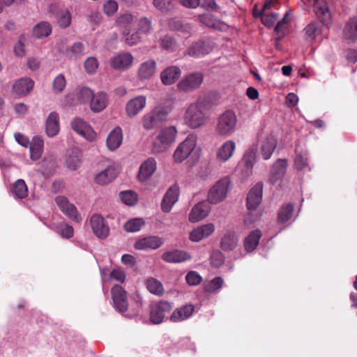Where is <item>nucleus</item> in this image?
<instances>
[{"label":"nucleus","mask_w":357,"mask_h":357,"mask_svg":"<svg viewBox=\"0 0 357 357\" xmlns=\"http://www.w3.org/2000/svg\"><path fill=\"white\" fill-rule=\"evenodd\" d=\"M262 233L259 229L252 231L244 240L245 250L248 252H253L259 245Z\"/></svg>","instance_id":"72a5a7b5"},{"label":"nucleus","mask_w":357,"mask_h":357,"mask_svg":"<svg viewBox=\"0 0 357 357\" xmlns=\"http://www.w3.org/2000/svg\"><path fill=\"white\" fill-rule=\"evenodd\" d=\"M55 202L61 211L70 219L77 222L81 220L76 207L70 204L66 197L57 196L55 198Z\"/></svg>","instance_id":"f8f14e48"},{"label":"nucleus","mask_w":357,"mask_h":357,"mask_svg":"<svg viewBox=\"0 0 357 357\" xmlns=\"http://www.w3.org/2000/svg\"><path fill=\"white\" fill-rule=\"evenodd\" d=\"M44 142L39 137H34L30 144V157L32 160H38L42 155Z\"/></svg>","instance_id":"c9c22d12"},{"label":"nucleus","mask_w":357,"mask_h":357,"mask_svg":"<svg viewBox=\"0 0 357 357\" xmlns=\"http://www.w3.org/2000/svg\"><path fill=\"white\" fill-rule=\"evenodd\" d=\"M98 67V61L95 57H89L84 62V68L89 74H93Z\"/></svg>","instance_id":"052dcab7"},{"label":"nucleus","mask_w":357,"mask_h":357,"mask_svg":"<svg viewBox=\"0 0 357 357\" xmlns=\"http://www.w3.org/2000/svg\"><path fill=\"white\" fill-rule=\"evenodd\" d=\"M236 144L232 140L226 141L216 152V159L219 162L227 161L233 155Z\"/></svg>","instance_id":"393cba45"},{"label":"nucleus","mask_w":357,"mask_h":357,"mask_svg":"<svg viewBox=\"0 0 357 357\" xmlns=\"http://www.w3.org/2000/svg\"><path fill=\"white\" fill-rule=\"evenodd\" d=\"M163 239L157 236H149L137 240L134 248L139 250H155L162 245Z\"/></svg>","instance_id":"2eb2a0df"},{"label":"nucleus","mask_w":357,"mask_h":357,"mask_svg":"<svg viewBox=\"0 0 357 357\" xmlns=\"http://www.w3.org/2000/svg\"><path fill=\"white\" fill-rule=\"evenodd\" d=\"M161 47L167 51H174L176 47V43L175 40L169 36H165L161 39Z\"/></svg>","instance_id":"6e6d98bb"},{"label":"nucleus","mask_w":357,"mask_h":357,"mask_svg":"<svg viewBox=\"0 0 357 357\" xmlns=\"http://www.w3.org/2000/svg\"><path fill=\"white\" fill-rule=\"evenodd\" d=\"M263 183H257L248 192L247 196V208L252 211L256 209L262 199Z\"/></svg>","instance_id":"f3484780"},{"label":"nucleus","mask_w":357,"mask_h":357,"mask_svg":"<svg viewBox=\"0 0 357 357\" xmlns=\"http://www.w3.org/2000/svg\"><path fill=\"white\" fill-rule=\"evenodd\" d=\"M294 205L291 203L284 204L278 213V220L280 223H285L290 220L293 215Z\"/></svg>","instance_id":"ea45409f"},{"label":"nucleus","mask_w":357,"mask_h":357,"mask_svg":"<svg viewBox=\"0 0 357 357\" xmlns=\"http://www.w3.org/2000/svg\"><path fill=\"white\" fill-rule=\"evenodd\" d=\"M211 51L209 45L204 41H198L192 44L187 50V54L192 57H201Z\"/></svg>","instance_id":"c85d7f7f"},{"label":"nucleus","mask_w":357,"mask_h":357,"mask_svg":"<svg viewBox=\"0 0 357 357\" xmlns=\"http://www.w3.org/2000/svg\"><path fill=\"white\" fill-rule=\"evenodd\" d=\"M110 276L120 282H123L126 280L125 273L121 269H114L111 272Z\"/></svg>","instance_id":"774afa93"},{"label":"nucleus","mask_w":357,"mask_h":357,"mask_svg":"<svg viewBox=\"0 0 357 357\" xmlns=\"http://www.w3.org/2000/svg\"><path fill=\"white\" fill-rule=\"evenodd\" d=\"M215 231L212 223L206 224L194 229L190 234V239L193 242H199L203 238L211 236Z\"/></svg>","instance_id":"6ab92c4d"},{"label":"nucleus","mask_w":357,"mask_h":357,"mask_svg":"<svg viewBox=\"0 0 357 357\" xmlns=\"http://www.w3.org/2000/svg\"><path fill=\"white\" fill-rule=\"evenodd\" d=\"M190 259L191 256L189 253L178 250L165 252L162 255V259L168 263H181Z\"/></svg>","instance_id":"b1692460"},{"label":"nucleus","mask_w":357,"mask_h":357,"mask_svg":"<svg viewBox=\"0 0 357 357\" xmlns=\"http://www.w3.org/2000/svg\"><path fill=\"white\" fill-rule=\"evenodd\" d=\"M230 190V181L228 178H224L217 181L208 192V202L216 204L223 201Z\"/></svg>","instance_id":"20e7f679"},{"label":"nucleus","mask_w":357,"mask_h":357,"mask_svg":"<svg viewBox=\"0 0 357 357\" xmlns=\"http://www.w3.org/2000/svg\"><path fill=\"white\" fill-rule=\"evenodd\" d=\"M172 309V305L165 301H160L152 305L150 310V321L154 324H159L163 321L165 314Z\"/></svg>","instance_id":"0eeeda50"},{"label":"nucleus","mask_w":357,"mask_h":357,"mask_svg":"<svg viewBox=\"0 0 357 357\" xmlns=\"http://www.w3.org/2000/svg\"><path fill=\"white\" fill-rule=\"evenodd\" d=\"M151 22L150 20L146 17L140 19L139 22V29L141 31L148 33L151 31Z\"/></svg>","instance_id":"0e129e2a"},{"label":"nucleus","mask_w":357,"mask_h":357,"mask_svg":"<svg viewBox=\"0 0 357 357\" xmlns=\"http://www.w3.org/2000/svg\"><path fill=\"white\" fill-rule=\"evenodd\" d=\"M34 82L27 77H23L15 81L13 85V92L19 96L27 95L33 88Z\"/></svg>","instance_id":"aec40b11"},{"label":"nucleus","mask_w":357,"mask_h":357,"mask_svg":"<svg viewBox=\"0 0 357 357\" xmlns=\"http://www.w3.org/2000/svg\"><path fill=\"white\" fill-rule=\"evenodd\" d=\"M178 190L176 186L171 187L166 192L161 203V209L163 212H169L173 205L178 200Z\"/></svg>","instance_id":"412c9836"},{"label":"nucleus","mask_w":357,"mask_h":357,"mask_svg":"<svg viewBox=\"0 0 357 357\" xmlns=\"http://www.w3.org/2000/svg\"><path fill=\"white\" fill-rule=\"evenodd\" d=\"M199 20L201 23L206 26L213 28L214 29H218L220 24L214 18V17L209 14H203L199 16Z\"/></svg>","instance_id":"8fccbe9b"},{"label":"nucleus","mask_w":357,"mask_h":357,"mask_svg":"<svg viewBox=\"0 0 357 357\" xmlns=\"http://www.w3.org/2000/svg\"><path fill=\"white\" fill-rule=\"evenodd\" d=\"M123 141L122 130L119 127L112 130L107 136V146L111 151H114L120 146Z\"/></svg>","instance_id":"473e14b6"},{"label":"nucleus","mask_w":357,"mask_h":357,"mask_svg":"<svg viewBox=\"0 0 357 357\" xmlns=\"http://www.w3.org/2000/svg\"><path fill=\"white\" fill-rule=\"evenodd\" d=\"M181 70L177 66H170L160 73L162 83L165 85H171L175 83L181 75Z\"/></svg>","instance_id":"a878e982"},{"label":"nucleus","mask_w":357,"mask_h":357,"mask_svg":"<svg viewBox=\"0 0 357 357\" xmlns=\"http://www.w3.org/2000/svg\"><path fill=\"white\" fill-rule=\"evenodd\" d=\"M204 108V103L199 99L188 107L185 114V121L190 128L196 129L205 124L207 117Z\"/></svg>","instance_id":"f257e3e1"},{"label":"nucleus","mask_w":357,"mask_h":357,"mask_svg":"<svg viewBox=\"0 0 357 357\" xmlns=\"http://www.w3.org/2000/svg\"><path fill=\"white\" fill-rule=\"evenodd\" d=\"M343 38L349 42H354L357 39V16L351 17L345 24Z\"/></svg>","instance_id":"c756f323"},{"label":"nucleus","mask_w":357,"mask_h":357,"mask_svg":"<svg viewBox=\"0 0 357 357\" xmlns=\"http://www.w3.org/2000/svg\"><path fill=\"white\" fill-rule=\"evenodd\" d=\"M167 113L162 109H153L146 114L143 117V126L146 130H150L159 123L164 121L167 118Z\"/></svg>","instance_id":"9d476101"},{"label":"nucleus","mask_w":357,"mask_h":357,"mask_svg":"<svg viewBox=\"0 0 357 357\" xmlns=\"http://www.w3.org/2000/svg\"><path fill=\"white\" fill-rule=\"evenodd\" d=\"M82 163V153L77 148H72L67 152L66 164L68 169H77Z\"/></svg>","instance_id":"cd10ccee"},{"label":"nucleus","mask_w":357,"mask_h":357,"mask_svg":"<svg viewBox=\"0 0 357 357\" xmlns=\"http://www.w3.org/2000/svg\"><path fill=\"white\" fill-rule=\"evenodd\" d=\"M126 43L132 46L137 44L140 41V36L138 32H135L132 33H127L126 36Z\"/></svg>","instance_id":"e2e57ef3"},{"label":"nucleus","mask_w":357,"mask_h":357,"mask_svg":"<svg viewBox=\"0 0 357 357\" xmlns=\"http://www.w3.org/2000/svg\"><path fill=\"white\" fill-rule=\"evenodd\" d=\"M203 80L204 75L202 73H190L181 79L177 84V88L181 92H191L198 89Z\"/></svg>","instance_id":"423d86ee"},{"label":"nucleus","mask_w":357,"mask_h":357,"mask_svg":"<svg viewBox=\"0 0 357 357\" xmlns=\"http://www.w3.org/2000/svg\"><path fill=\"white\" fill-rule=\"evenodd\" d=\"M59 116L56 112H51L46 120V133L49 137L56 135L59 131Z\"/></svg>","instance_id":"7c9ffc66"},{"label":"nucleus","mask_w":357,"mask_h":357,"mask_svg":"<svg viewBox=\"0 0 357 357\" xmlns=\"http://www.w3.org/2000/svg\"><path fill=\"white\" fill-rule=\"evenodd\" d=\"M133 59L130 53L121 52L112 56L109 60V63L113 69L123 70L132 65Z\"/></svg>","instance_id":"4468645a"},{"label":"nucleus","mask_w":357,"mask_h":357,"mask_svg":"<svg viewBox=\"0 0 357 357\" xmlns=\"http://www.w3.org/2000/svg\"><path fill=\"white\" fill-rule=\"evenodd\" d=\"M52 33V26L47 22L37 24L33 29V35L37 38L48 36Z\"/></svg>","instance_id":"a19ab883"},{"label":"nucleus","mask_w":357,"mask_h":357,"mask_svg":"<svg viewBox=\"0 0 357 357\" xmlns=\"http://www.w3.org/2000/svg\"><path fill=\"white\" fill-rule=\"evenodd\" d=\"M305 36L307 40H313L322 32V26L318 22H312L304 29Z\"/></svg>","instance_id":"79ce46f5"},{"label":"nucleus","mask_w":357,"mask_h":357,"mask_svg":"<svg viewBox=\"0 0 357 357\" xmlns=\"http://www.w3.org/2000/svg\"><path fill=\"white\" fill-rule=\"evenodd\" d=\"M172 0H153L154 7L161 13H167L170 10Z\"/></svg>","instance_id":"13d9d810"},{"label":"nucleus","mask_w":357,"mask_h":357,"mask_svg":"<svg viewBox=\"0 0 357 357\" xmlns=\"http://www.w3.org/2000/svg\"><path fill=\"white\" fill-rule=\"evenodd\" d=\"M156 63L151 59L142 63L138 68V77L141 80L150 79L155 72Z\"/></svg>","instance_id":"2f4dec72"},{"label":"nucleus","mask_w":357,"mask_h":357,"mask_svg":"<svg viewBox=\"0 0 357 357\" xmlns=\"http://www.w3.org/2000/svg\"><path fill=\"white\" fill-rule=\"evenodd\" d=\"M146 97L139 96L131 99L126 105V113L130 116H135L139 114L146 106Z\"/></svg>","instance_id":"4be33fe9"},{"label":"nucleus","mask_w":357,"mask_h":357,"mask_svg":"<svg viewBox=\"0 0 357 357\" xmlns=\"http://www.w3.org/2000/svg\"><path fill=\"white\" fill-rule=\"evenodd\" d=\"M276 148V142L273 138H267L261 146V154L264 160L269 159Z\"/></svg>","instance_id":"49530a36"},{"label":"nucleus","mask_w":357,"mask_h":357,"mask_svg":"<svg viewBox=\"0 0 357 357\" xmlns=\"http://www.w3.org/2000/svg\"><path fill=\"white\" fill-rule=\"evenodd\" d=\"M314 10L319 22L326 26L331 23V14L325 0H313Z\"/></svg>","instance_id":"9b49d317"},{"label":"nucleus","mask_w":357,"mask_h":357,"mask_svg":"<svg viewBox=\"0 0 357 357\" xmlns=\"http://www.w3.org/2000/svg\"><path fill=\"white\" fill-rule=\"evenodd\" d=\"M252 155L251 153L246 154L243 158V162L246 171V174L249 175L252 170Z\"/></svg>","instance_id":"69168bd1"},{"label":"nucleus","mask_w":357,"mask_h":357,"mask_svg":"<svg viewBox=\"0 0 357 357\" xmlns=\"http://www.w3.org/2000/svg\"><path fill=\"white\" fill-rule=\"evenodd\" d=\"M56 18L59 26L62 29H66L71 23V14L67 9L59 10L56 15Z\"/></svg>","instance_id":"a18cd8bd"},{"label":"nucleus","mask_w":357,"mask_h":357,"mask_svg":"<svg viewBox=\"0 0 357 357\" xmlns=\"http://www.w3.org/2000/svg\"><path fill=\"white\" fill-rule=\"evenodd\" d=\"M132 15L130 13L121 15L116 20V25L121 28H126L132 22Z\"/></svg>","instance_id":"bf43d9fd"},{"label":"nucleus","mask_w":357,"mask_h":357,"mask_svg":"<svg viewBox=\"0 0 357 357\" xmlns=\"http://www.w3.org/2000/svg\"><path fill=\"white\" fill-rule=\"evenodd\" d=\"M144 224L142 218H133L126 222L124 228L128 232H136L140 230Z\"/></svg>","instance_id":"09e8293b"},{"label":"nucleus","mask_w":357,"mask_h":357,"mask_svg":"<svg viewBox=\"0 0 357 357\" xmlns=\"http://www.w3.org/2000/svg\"><path fill=\"white\" fill-rule=\"evenodd\" d=\"M15 139L17 142L24 147H28L30 144L29 138L20 132L15 133Z\"/></svg>","instance_id":"338daca9"},{"label":"nucleus","mask_w":357,"mask_h":357,"mask_svg":"<svg viewBox=\"0 0 357 357\" xmlns=\"http://www.w3.org/2000/svg\"><path fill=\"white\" fill-rule=\"evenodd\" d=\"M287 162L284 159L277 160L272 165L268 176V181L272 184H275L285 175Z\"/></svg>","instance_id":"dca6fc26"},{"label":"nucleus","mask_w":357,"mask_h":357,"mask_svg":"<svg viewBox=\"0 0 357 357\" xmlns=\"http://www.w3.org/2000/svg\"><path fill=\"white\" fill-rule=\"evenodd\" d=\"M93 92L87 87L82 88L78 93V100L80 103H86L91 101Z\"/></svg>","instance_id":"5fc2aeb1"},{"label":"nucleus","mask_w":357,"mask_h":357,"mask_svg":"<svg viewBox=\"0 0 357 357\" xmlns=\"http://www.w3.org/2000/svg\"><path fill=\"white\" fill-rule=\"evenodd\" d=\"M53 229L63 238H70L74 235L73 227L64 222L54 225Z\"/></svg>","instance_id":"37998d69"},{"label":"nucleus","mask_w":357,"mask_h":357,"mask_svg":"<svg viewBox=\"0 0 357 357\" xmlns=\"http://www.w3.org/2000/svg\"><path fill=\"white\" fill-rule=\"evenodd\" d=\"M186 282L190 286H196L201 283L202 278L196 271H190L185 275Z\"/></svg>","instance_id":"603ef678"},{"label":"nucleus","mask_w":357,"mask_h":357,"mask_svg":"<svg viewBox=\"0 0 357 357\" xmlns=\"http://www.w3.org/2000/svg\"><path fill=\"white\" fill-rule=\"evenodd\" d=\"M197 143V137L195 135H189L186 139L180 143L176 149L173 158L174 162L181 163L193 154Z\"/></svg>","instance_id":"f03ea898"},{"label":"nucleus","mask_w":357,"mask_h":357,"mask_svg":"<svg viewBox=\"0 0 357 357\" xmlns=\"http://www.w3.org/2000/svg\"><path fill=\"white\" fill-rule=\"evenodd\" d=\"M157 163L154 158H149L140 165L137 178L139 181L144 182L150 178L155 172Z\"/></svg>","instance_id":"a211bd4d"},{"label":"nucleus","mask_w":357,"mask_h":357,"mask_svg":"<svg viewBox=\"0 0 357 357\" xmlns=\"http://www.w3.org/2000/svg\"><path fill=\"white\" fill-rule=\"evenodd\" d=\"M90 225L93 234L100 239L106 238L109 234L107 221L100 214L94 213L90 218Z\"/></svg>","instance_id":"1a4fd4ad"},{"label":"nucleus","mask_w":357,"mask_h":357,"mask_svg":"<svg viewBox=\"0 0 357 357\" xmlns=\"http://www.w3.org/2000/svg\"><path fill=\"white\" fill-rule=\"evenodd\" d=\"M261 22L262 24L268 27H272L279 17V14L277 13H273L267 15H261Z\"/></svg>","instance_id":"864d4df0"},{"label":"nucleus","mask_w":357,"mask_h":357,"mask_svg":"<svg viewBox=\"0 0 357 357\" xmlns=\"http://www.w3.org/2000/svg\"><path fill=\"white\" fill-rule=\"evenodd\" d=\"M118 174L117 169L114 167H108L105 170L98 173L96 178V182L100 185H105L114 180Z\"/></svg>","instance_id":"f704fd0d"},{"label":"nucleus","mask_w":357,"mask_h":357,"mask_svg":"<svg viewBox=\"0 0 357 357\" xmlns=\"http://www.w3.org/2000/svg\"><path fill=\"white\" fill-rule=\"evenodd\" d=\"M209 213V206L206 202H202L196 204L191 210L189 215V220L196 222L205 218Z\"/></svg>","instance_id":"5701e85b"},{"label":"nucleus","mask_w":357,"mask_h":357,"mask_svg":"<svg viewBox=\"0 0 357 357\" xmlns=\"http://www.w3.org/2000/svg\"><path fill=\"white\" fill-rule=\"evenodd\" d=\"M223 283L224 280L221 277H215L204 283V291L208 293H214L222 288Z\"/></svg>","instance_id":"de8ad7c7"},{"label":"nucleus","mask_w":357,"mask_h":357,"mask_svg":"<svg viewBox=\"0 0 357 357\" xmlns=\"http://www.w3.org/2000/svg\"><path fill=\"white\" fill-rule=\"evenodd\" d=\"M120 198L123 203L129 206H133L137 202V195L132 191L121 192Z\"/></svg>","instance_id":"3c124183"},{"label":"nucleus","mask_w":357,"mask_h":357,"mask_svg":"<svg viewBox=\"0 0 357 357\" xmlns=\"http://www.w3.org/2000/svg\"><path fill=\"white\" fill-rule=\"evenodd\" d=\"M195 310L194 305H185L176 308L170 316V321L172 322H180L188 319Z\"/></svg>","instance_id":"bb28decb"},{"label":"nucleus","mask_w":357,"mask_h":357,"mask_svg":"<svg viewBox=\"0 0 357 357\" xmlns=\"http://www.w3.org/2000/svg\"><path fill=\"white\" fill-rule=\"evenodd\" d=\"M107 106V96L101 92L93 94L90 101V107L92 111L99 112L103 110Z\"/></svg>","instance_id":"e433bc0d"},{"label":"nucleus","mask_w":357,"mask_h":357,"mask_svg":"<svg viewBox=\"0 0 357 357\" xmlns=\"http://www.w3.org/2000/svg\"><path fill=\"white\" fill-rule=\"evenodd\" d=\"M11 192L17 199H24L28 195V187L23 179H17L11 187Z\"/></svg>","instance_id":"58836bf2"},{"label":"nucleus","mask_w":357,"mask_h":357,"mask_svg":"<svg viewBox=\"0 0 357 357\" xmlns=\"http://www.w3.org/2000/svg\"><path fill=\"white\" fill-rule=\"evenodd\" d=\"M117 9L118 4L114 0L107 1L103 6L104 12L108 16L112 15L114 13L116 12Z\"/></svg>","instance_id":"680f3d73"},{"label":"nucleus","mask_w":357,"mask_h":357,"mask_svg":"<svg viewBox=\"0 0 357 357\" xmlns=\"http://www.w3.org/2000/svg\"><path fill=\"white\" fill-rule=\"evenodd\" d=\"M111 294L116 310L121 313L127 312L128 301L126 290L121 286L116 284L112 288Z\"/></svg>","instance_id":"6e6552de"},{"label":"nucleus","mask_w":357,"mask_h":357,"mask_svg":"<svg viewBox=\"0 0 357 357\" xmlns=\"http://www.w3.org/2000/svg\"><path fill=\"white\" fill-rule=\"evenodd\" d=\"M147 289L151 293L157 296H162L164 294V288L162 283L153 278H149L146 281Z\"/></svg>","instance_id":"c03bdc74"},{"label":"nucleus","mask_w":357,"mask_h":357,"mask_svg":"<svg viewBox=\"0 0 357 357\" xmlns=\"http://www.w3.org/2000/svg\"><path fill=\"white\" fill-rule=\"evenodd\" d=\"M238 242V238L234 232H227L222 237L220 242V248L224 251H231L234 250Z\"/></svg>","instance_id":"4c0bfd02"},{"label":"nucleus","mask_w":357,"mask_h":357,"mask_svg":"<svg viewBox=\"0 0 357 357\" xmlns=\"http://www.w3.org/2000/svg\"><path fill=\"white\" fill-rule=\"evenodd\" d=\"M66 84V79L62 74L58 75L53 81V90L55 93L61 92Z\"/></svg>","instance_id":"4d7b16f0"},{"label":"nucleus","mask_w":357,"mask_h":357,"mask_svg":"<svg viewBox=\"0 0 357 357\" xmlns=\"http://www.w3.org/2000/svg\"><path fill=\"white\" fill-rule=\"evenodd\" d=\"M177 130L175 127L169 126L161 129L153 143V149L160 153L165 151L167 146L175 141Z\"/></svg>","instance_id":"39448f33"},{"label":"nucleus","mask_w":357,"mask_h":357,"mask_svg":"<svg viewBox=\"0 0 357 357\" xmlns=\"http://www.w3.org/2000/svg\"><path fill=\"white\" fill-rule=\"evenodd\" d=\"M71 127L77 133L89 141L96 138V132L92 128L80 118H75L71 122Z\"/></svg>","instance_id":"ddd939ff"},{"label":"nucleus","mask_w":357,"mask_h":357,"mask_svg":"<svg viewBox=\"0 0 357 357\" xmlns=\"http://www.w3.org/2000/svg\"><path fill=\"white\" fill-rule=\"evenodd\" d=\"M236 123V114L231 110H227L219 116L215 132L221 136H227L234 131Z\"/></svg>","instance_id":"7ed1b4c3"}]
</instances>
